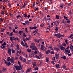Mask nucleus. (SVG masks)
I'll use <instances>...</instances> for the list:
<instances>
[{"label":"nucleus","instance_id":"54","mask_svg":"<svg viewBox=\"0 0 73 73\" xmlns=\"http://www.w3.org/2000/svg\"><path fill=\"white\" fill-rule=\"evenodd\" d=\"M2 45H7V43H6L4 42V43H3V44H2Z\"/></svg>","mask_w":73,"mask_h":73},{"label":"nucleus","instance_id":"61","mask_svg":"<svg viewBox=\"0 0 73 73\" xmlns=\"http://www.w3.org/2000/svg\"><path fill=\"white\" fill-rule=\"evenodd\" d=\"M53 60H54V61H55V57H54L52 58Z\"/></svg>","mask_w":73,"mask_h":73},{"label":"nucleus","instance_id":"16","mask_svg":"<svg viewBox=\"0 0 73 73\" xmlns=\"http://www.w3.org/2000/svg\"><path fill=\"white\" fill-rule=\"evenodd\" d=\"M13 37H10V39L11 41H13L14 40Z\"/></svg>","mask_w":73,"mask_h":73},{"label":"nucleus","instance_id":"28","mask_svg":"<svg viewBox=\"0 0 73 73\" xmlns=\"http://www.w3.org/2000/svg\"><path fill=\"white\" fill-rule=\"evenodd\" d=\"M16 47H17V49H18V50H19V49H20V48H19V46L18 44H17L16 45Z\"/></svg>","mask_w":73,"mask_h":73},{"label":"nucleus","instance_id":"25","mask_svg":"<svg viewBox=\"0 0 73 73\" xmlns=\"http://www.w3.org/2000/svg\"><path fill=\"white\" fill-rule=\"evenodd\" d=\"M73 34H72L69 36V38H71V37H73Z\"/></svg>","mask_w":73,"mask_h":73},{"label":"nucleus","instance_id":"17","mask_svg":"<svg viewBox=\"0 0 73 73\" xmlns=\"http://www.w3.org/2000/svg\"><path fill=\"white\" fill-rule=\"evenodd\" d=\"M25 23L27 25H29V22L27 21H26Z\"/></svg>","mask_w":73,"mask_h":73},{"label":"nucleus","instance_id":"58","mask_svg":"<svg viewBox=\"0 0 73 73\" xmlns=\"http://www.w3.org/2000/svg\"><path fill=\"white\" fill-rule=\"evenodd\" d=\"M34 53L35 54H37V52L36 51H35L34 52Z\"/></svg>","mask_w":73,"mask_h":73},{"label":"nucleus","instance_id":"23","mask_svg":"<svg viewBox=\"0 0 73 73\" xmlns=\"http://www.w3.org/2000/svg\"><path fill=\"white\" fill-rule=\"evenodd\" d=\"M49 48H50V49H51V50H53V47H52V46H50L49 47Z\"/></svg>","mask_w":73,"mask_h":73},{"label":"nucleus","instance_id":"14","mask_svg":"<svg viewBox=\"0 0 73 73\" xmlns=\"http://www.w3.org/2000/svg\"><path fill=\"white\" fill-rule=\"evenodd\" d=\"M50 52V51L48 50L46 51V54H49V53Z\"/></svg>","mask_w":73,"mask_h":73},{"label":"nucleus","instance_id":"6","mask_svg":"<svg viewBox=\"0 0 73 73\" xmlns=\"http://www.w3.org/2000/svg\"><path fill=\"white\" fill-rule=\"evenodd\" d=\"M14 67L15 68L16 70H20V69H19V66H14Z\"/></svg>","mask_w":73,"mask_h":73},{"label":"nucleus","instance_id":"43","mask_svg":"<svg viewBox=\"0 0 73 73\" xmlns=\"http://www.w3.org/2000/svg\"><path fill=\"white\" fill-rule=\"evenodd\" d=\"M24 17L25 18L27 17V15L26 14H24Z\"/></svg>","mask_w":73,"mask_h":73},{"label":"nucleus","instance_id":"39","mask_svg":"<svg viewBox=\"0 0 73 73\" xmlns=\"http://www.w3.org/2000/svg\"><path fill=\"white\" fill-rule=\"evenodd\" d=\"M25 5H26L25 4V3L23 5V8H25Z\"/></svg>","mask_w":73,"mask_h":73},{"label":"nucleus","instance_id":"45","mask_svg":"<svg viewBox=\"0 0 73 73\" xmlns=\"http://www.w3.org/2000/svg\"><path fill=\"white\" fill-rule=\"evenodd\" d=\"M6 3H7L8 4H9V0H6Z\"/></svg>","mask_w":73,"mask_h":73},{"label":"nucleus","instance_id":"2","mask_svg":"<svg viewBox=\"0 0 73 73\" xmlns=\"http://www.w3.org/2000/svg\"><path fill=\"white\" fill-rule=\"evenodd\" d=\"M59 47L62 50H65V48L63 47L60 44Z\"/></svg>","mask_w":73,"mask_h":73},{"label":"nucleus","instance_id":"7","mask_svg":"<svg viewBox=\"0 0 73 73\" xmlns=\"http://www.w3.org/2000/svg\"><path fill=\"white\" fill-rule=\"evenodd\" d=\"M32 50H35V51H37V48L36 46H34L32 48Z\"/></svg>","mask_w":73,"mask_h":73},{"label":"nucleus","instance_id":"57","mask_svg":"<svg viewBox=\"0 0 73 73\" xmlns=\"http://www.w3.org/2000/svg\"><path fill=\"white\" fill-rule=\"evenodd\" d=\"M55 36H58V34H55Z\"/></svg>","mask_w":73,"mask_h":73},{"label":"nucleus","instance_id":"13","mask_svg":"<svg viewBox=\"0 0 73 73\" xmlns=\"http://www.w3.org/2000/svg\"><path fill=\"white\" fill-rule=\"evenodd\" d=\"M19 69H20V70L21 69H22V68H23V66L21 65V64H19Z\"/></svg>","mask_w":73,"mask_h":73},{"label":"nucleus","instance_id":"10","mask_svg":"<svg viewBox=\"0 0 73 73\" xmlns=\"http://www.w3.org/2000/svg\"><path fill=\"white\" fill-rule=\"evenodd\" d=\"M7 60L8 62H9L11 61V58L7 57Z\"/></svg>","mask_w":73,"mask_h":73},{"label":"nucleus","instance_id":"11","mask_svg":"<svg viewBox=\"0 0 73 73\" xmlns=\"http://www.w3.org/2000/svg\"><path fill=\"white\" fill-rule=\"evenodd\" d=\"M31 69L29 68L27 70L26 72V73H28V72H31Z\"/></svg>","mask_w":73,"mask_h":73},{"label":"nucleus","instance_id":"48","mask_svg":"<svg viewBox=\"0 0 73 73\" xmlns=\"http://www.w3.org/2000/svg\"><path fill=\"white\" fill-rule=\"evenodd\" d=\"M23 41L24 42H26V41H27V39H26H26H24L23 40Z\"/></svg>","mask_w":73,"mask_h":73},{"label":"nucleus","instance_id":"22","mask_svg":"<svg viewBox=\"0 0 73 73\" xmlns=\"http://www.w3.org/2000/svg\"><path fill=\"white\" fill-rule=\"evenodd\" d=\"M19 17H20V18H21H21H22V17H21V16H20V15H19L17 16V19H19Z\"/></svg>","mask_w":73,"mask_h":73},{"label":"nucleus","instance_id":"34","mask_svg":"<svg viewBox=\"0 0 73 73\" xmlns=\"http://www.w3.org/2000/svg\"><path fill=\"white\" fill-rule=\"evenodd\" d=\"M64 50H65L64 52L65 53H68V51H69V50H67L66 49H65Z\"/></svg>","mask_w":73,"mask_h":73},{"label":"nucleus","instance_id":"44","mask_svg":"<svg viewBox=\"0 0 73 73\" xmlns=\"http://www.w3.org/2000/svg\"><path fill=\"white\" fill-rule=\"evenodd\" d=\"M36 28H37L36 26H34V27H32V29H36Z\"/></svg>","mask_w":73,"mask_h":73},{"label":"nucleus","instance_id":"20","mask_svg":"<svg viewBox=\"0 0 73 73\" xmlns=\"http://www.w3.org/2000/svg\"><path fill=\"white\" fill-rule=\"evenodd\" d=\"M11 52H12V53H15V50H13V49H11Z\"/></svg>","mask_w":73,"mask_h":73},{"label":"nucleus","instance_id":"53","mask_svg":"<svg viewBox=\"0 0 73 73\" xmlns=\"http://www.w3.org/2000/svg\"><path fill=\"white\" fill-rule=\"evenodd\" d=\"M13 38H14V40H15V41H16V40H17V38H15V37H13Z\"/></svg>","mask_w":73,"mask_h":73},{"label":"nucleus","instance_id":"35","mask_svg":"<svg viewBox=\"0 0 73 73\" xmlns=\"http://www.w3.org/2000/svg\"><path fill=\"white\" fill-rule=\"evenodd\" d=\"M23 33V31H20L19 32L20 35H21Z\"/></svg>","mask_w":73,"mask_h":73},{"label":"nucleus","instance_id":"29","mask_svg":"<svg viewBox=\"0 0 73 73\" xmlns=\"http://www.w3.org/2000/svg\"><path fill=\"white\" fill-rule=\"evenodd\" d=\"M23 36L24 37H27V36L25 35V33H23Z\"/></svg>","mask_w":73,"mask_h":73},{"label":"nucleus","instance_id":"49","mask_svg":"<svg viewBox=\"0 0 73 73\" xmlns=\"http://www.w3.org/2000/svg\"><path fill=\"white\" fill-rule=\"evenodd\" d=\"M60 7L61 8H63V7H64V6L62 5H60Z\"/></svg>","mask_w":73,"mask_h":73},{"label":"nucleus","instance_id":"42","mask_svg":"<svg viewBox=\"0 0 73 73\" xmlns=\"http://www.w3.org/2000/svg\"><path fill=\"white\" fill-rule=\"evenodd\" d=\"M51 53L52 54H54V51H52L51 52Z\"/></svg>","mask_w":73,"mask_h":73},{"label":"nucleus","instance_id":"47","mask_svg":"<svg viewBox=\"0 0 73 73\" xmlns=\"http://www.w3.org/2000/svg\"><path fill=\"white\" fill-rule=\"evenodd\" d=\"M0 19H1L0 20L1 21H4V19H3V18H1Z\"/></svg>","mask_w":73,"mask_h":73},{"label":"nucleus","instance_id":"18","mask_svg":"<svg viewBox=\"0 0 73 73\" xmlns=\"http://www.w3.org/2000/svg\"><path fill=\"white\" fill-rule=\"evenodd\" d=\"M49 57H47L46 58V62H49Z\"/></svg>","mask_w":73,"mask_h":73},{"label":"nucleus","instance_id":"36","mask_svg":"<svg viewBox=\"0 0 73 73\" xmlns=\"http://www.w3.org/2000/svg\"><path fill=\"white\" fill-rule=\"evenodd\" d=\"M2 46H3V48H6V47H7L6 46L3 44H2Z\"/></svg>","mask_w":73,"mask_h":73},{"label":"nucleus","instance_id":"12","mask_svg":"<svg viewBox=\"0 0 73 73\" xmlns=\"http://www.w3.org/2000/svg\"><path fill=\"white\" fill-rule=\"evenodd\" d=\"M6 68H3V70H2V72H6V71H7V70H6Z\"/></svg>","mask_w":73,"mask_h":73},{"label":"nucleus","instance_id":"1","mask_svg":"<svg viewBox=\"0 0 73 73\" xmlns=\"http://www.w3.org/2000/svg\"><path fill=\"white\" fill-rule=\"evenodd\" d=\"M15 58H14V57H12L11 58V64L12 65H13L14 64H15Z\"/></svg>","mask_w":73,"mask_h":73},{"label":"nucleus","instance_id":"19","mask_svg":"<svg viewBox=\"0 0 73 73\" xmlns=\"http://www.w3.org/2000/svg\"><path fill=\"white\" fill-rule=\"evenodd\" d=\"M5 64L6 65H7L9 66V65H10V64H11V63L10 62H7Z\"/></svg>","mask_w":73,"mask_h":73},{"label":"nucleus","instance_id":"41","mask_svg":"<svg viewBox=\"0 0 73 73\" xmlns=\"http://www.w3.org/2000/svg\"><path fill=\"white\" fill-rule=\"evenodd\" d=\"M63 69H65V68H66V66H65V64L63 65Z\"/></svg>","mask_w":73,"mask_h":73},{"label":"nucleus","instance_id":"24","mask_svg":"<svg viewBox=\"0 0 73 73\" xmlns=\"http://www.w3.org/2000/svg\"><path fill=\"white\" fill-rule=\"evenodd\" d=\"M60 49L59 48L56 47V50H57V52H58V51H60Z\"/></svg>","mask_w":73,"mask_h":73},{"label":"nucleus","instance_id":"63","mask_svg":"<svg viewBox=\"0 0 73 73\" xmlns=\"http://www.w3.org/2000/svg\"><path fill=\"white\" fill-rule=\"evenodd\" d=\"M68 56H70V57H71V56H72V54H68Z\"/></svg>","mask_w":73,"mask_h":73},{"label":"nucleus","instance_id":"38","mask_svg":"<svg viewBox=\"0 0 73 73\" xmlns=\"http://www.w3.org/2000/svg\"><path fill=\"white\" fill-rule=\"evenodd\" d=\"M30 38H31V37L29 36V38H26V40H27V41H28V40H29V39H30Z\"/></svg>","mask_w":73,"mask_h":73},{"label":"nucleus","instance_id":"40","mask_svg":"<svg viewBox=\"0 0 73 73\" xmlns=\"http://www.w3.org/2000/svg\"><path fill=\"white\" fill-rule=\"evenodd\" d=\"M56 18L57 19H59V16L57 15H56Z\"/></svg>","mask_w":73,"mask_h":73},{"label":"nucleus","instance_id":"60","mask_svg":"<svg viewBox=\"0 0 73 73\" xmlns=\"http://www.w3.org/2000/svg\"><path fill=\"white\" fill-rule=\"evenodd\" d=\"M63 46H66V44L64 43L63 45Z\"/></svg>","mask_w":73,"mask_h":73},{"label":"nucleus","instance_id":"5","mask_svg":"<svg viewBox=\"0 0 73 73\" xmlns=\"http://www.w3.org/2000/svg\"><path fill=\"white\" fill-rule=\"evenodd\" d=\"M8 52L9 54V55H11V53H12L11 50L10 48H8Z\"/></svg>","mask_w":73,"mask_h":73},{"label":"nucleus","instance_id":"15","mask_svg":"<svg viewBox=\"0 0 73 73\" xmlns=\"http://www.w3.org/2000/svg\"><path fill=\"white\" fill-rule=\"evenodd\" d=\"M55 66L56 68H60V65L58 64H57Z\"/></svg>","mask_w":73,"mask_h":73},{"label":"nucleus","instance_id":"8","mask_svg":"<svg viewBox=\"0 0 73 73\" xmlns=\"http://www.w3.org/2000/svg\"><path fill=\"white\" fill-rule=\"evenodd\" d=\"M32 64L33 68H35L37 65V63L36 62L33 63Z\"/></svg>","mask_w":73,"mask_h":73},{"label":"nucleus","instance_id":"27","mask_svg":"<svg viewBox=\"0 0 73 73\" xmlns=\"http://www.w3.org/2000/svg\"><path fill=\"white\" fill-rule=\"evenodd\" d=\"M25 31L27 33H28V31L27 30V28H25Z\"/></svg>","mask_w":73,"mask_h":73},{"label":"nucleus","instance_id":"4","mask_svg":"<svg viewBox=\"0 0 73 73\" xmlns=\"http://www.w3.org/2000/svg\"><path fill=\"white\" fill-rule=\"evenodd\" d=\"M60 57V55L58 54H56L55 55V58L57 60H58L59 59Z\"/></svg>","mask_w":73,"mask_h":73},{"label":"nucleus","instance_id":"62","mask_svg":"<svg viewBox=\"0 0 73 73\" xmlns=\"http://www.w3.org/2000/svg\"><path fill=\"white\" fill-rule=\"evenodd\" d=\"M51 27H53V23H52L51 24Z\"/></svg>","mask_w":73,"mask_h":73},{"label":"nucleus","instance_id":"64","mask_svg":"<svg viewBox=\"0 0 73 73\" xmlns=\"http://www.w3.org/2000/svg\"><path fill=\"white\" fill-rule=\"evenodd\" d=\"M13 32H14V33L15 32H16V31H15V29H13Z\"/></svg>","mask_w":73,"mask_h":73},{"label":"nucleus","instance_id":"9","mask_svg":"<svg viewBox=\"0 0 73 73\" xmlns=\"http://www.w3.org/2000/svg\"><path fill=\"white\" fill-rule=\"evenodd\" d=\"M35 46V43H32L30 45V47L31 48H33V47Z\"/></svg>","mask_w":73,"mask_h":73},{"label":"nucleus","instance_id":"46","mask_svg":"<svg viewBox=\"0 0 73 73\" xmlns=\"http://www.w3.org/2000/svg\"><path fill=\"white\" fill-rule=\"evenodd\" d=\"M3 42H4V39H3L2 41H0V44H1V43H3Z\"/></svg>","mask_w":73,"mask_h":73},{"label":"nucleus","instance_id":"21","mask_svg":"<svg viewBox=\"0 0 73 73\" xmlns=\"http://www.w3.org/2000/svg\"><path fill=\"white\" fill-rule=\"evenodd\" d=\"M27 51L29 52V53H30L31 52V49H30L29 48H28L27 50Z\"/></svg>","mask_w":73,"mask_h":73},{"label":"nucleus","instance_id":"52","mask_svg":"<svg viewBox=\"0 0 73 73\" xmlns=\"http://www.w3.org/2000/svg\"><path fill=\"white\" fill-rule=\"evenodd\" d=\"M25 46H26V48H28V45L27 44V43H25Z\"/></svg>","mask_w":73,"mask_h":73},{"label":"nucleus","instance_id":"56","mask_svg":"<svg viewBox=\"0 0 73 73\" xmlns=\"http://www.w3.org/2000/svg\"><path fill=\"white\" fill-rule=\"evenodd\" d=\"M38 67H36V68H35V70H38Z\"/></svg>","mask_w":73,"mask_h":73},{"label":"nucleus","instance_id":"33","mask_svg":"<svg viewBox=\"0 0 73 73\" xmlns=\"http://www.w3.org/2000/svg\"><path fill=\"white\" fill-rule=\"evenodd\" d=\"M37 31H38V29H36L34 31L35 33L36 32L37 33Z\"/></svg>","mask_w":73,"mask_h":73},{"label":"nucleus","instance_id":"3","mask_svg":"<svg viewBox=\"0 0 73 73\" xmlns=\"http://www.w3.org/2000/svg\"><path fill=\"white\" fill-rule=\"evenodd\" d=\"M41 50H42L44 51H45V50H46V48H45L44 47V45H41Z\"/></svg>","mask_w":73,"mask_h":73},{"label":"nucleus","instance_id":"26","mask_svg":"<svg viewBox=\"0 0 73 73\" xmlns=\"http://www.w3.org/2000/svg\"><path fill=\"white\" fill-rule=\"evenodd\" d=\"M70 49H73V46L72 45L70 44Z\"/></svg>","mask_w":73,"mask_h":73},{"label":"nucleus","instance_id":"30","mask_svg":"<svg viewBox=\"0 0 73 73\" xmlns=\"http://www.w3.org/2000/svg\"><path fill=\"white\" fill-rule=\"evenodd\" d=\"M13 35L14 34H13V32H11L10 33V36H12V35Z\"/></svg>","mask_w":73,"mask_h":73},{"label":"nucleus","instance_id":"51","mask_svg":"<svg viewBox=\"0 0 73 73\" xmlns=\"http://www.w3.org/2000/svg\"><path fill=\"white\" fill-rule=\"evenodd\" d=\"M1 31L2 32H4V29L1 28Z\"/></svg>","mask_w":73,"mask_h":73},{"label":"nucleus","instance_id":"50","mask_svg":"<svg viewBox=\"0 0 73 73\" xmlns=\"http://www.w3.org/2000/svg\"><path fill=\"white\" fill-rule=\"evenodd\" d=\"M44 24L42 23V24L40 25V26L42 28L44 27Z\"/></svg>","mask_w":73,"mask_h":73},{"label":"nucleus","instance_id":"32","mask_svg":"<svg viewBox=\"0 0 73 73\" xmlns=\"http://www.w3.org/2000/svg\"><path fill=\"white\" fill-rule=\"evenodd\" d=\"M61 58H62L63 59H64V60H65V59H66V57H65V56L62 57Z\"/></svg>","mask_w":73,"mask_h":73},{"label":"nucleus","instance_id":"55","mask_svg":"<svg viewBox=\"0 0 73 73\" xmlns=\"http://www.w3.org/2000/svg\"><path fill=\"white\" fill-rule=\"evenodd\" d=\"M55 31L56 32H57V31H58V27H56V29H55Z\"/></svg>","mask_w":73,"mask_h":73},{"label":"nucleus","instance_id":"37","mask_svg":"<svg viewBox=\"0 0 73 73\" xmlns=\"http://www.w3.org/2000/svg\"><path fill=\"white\" fill-rule=\"evenodd\" d=\"M1 14L3 15H4V12L3 11H1Z\"/></svg>","mask_w":73,"mask_h":73},{"label":"nucleus","instance_id":"59","mask_svg":"<svg viewBox=\"0 0 73 73\" xmlns=\"http://www.w3.org/2000/svg\"><path fill=\"white\" fill-rule=\"evenodd\" d=\"M32 56H33V55L30 54L29 55V57H32Z\"/></svg>","mask_w":73,"mask_h":73},{"label":"nucleus","instance_id":"31","mask_svg":"<svg viewBox=\"0 0 73 73\" xmlns=\"http://www.w3.org/2000/svg\"><path fill=\"white\" fill-rule=\"evenodd\" d=\"M35 41H36V42H37V43H39V40H38L37 39L35 40Z\"/></svg>","mask_w":73,"mask_h":73}]
</instances>
